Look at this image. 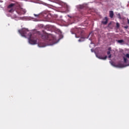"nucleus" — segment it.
I'll return each instance as SVG.
<instances>
[{
    "label": "nucleus",
    "mask_w": 129,
    "mask_h": 129,
    "mask_svg": "<svg viewBox=\"0 0 129 129\" xmlns=\"http://www.w3.org/2000/svg\"><path fill=\"white\" fill-rule=\"evenodd\" d=\"M19 34H21L22 37H25V38H28L29 43L31 45H36L38 44V38L37 37L32 35V33L29 31V30L25 28H23L21 30H18Z\"/></svg>",
    "instance_id": "1"
},
{
    "label": "nucleus",
    "mask_w": 129,
    "mask_h": 129,
    "mask_svg": "<svg viewBox=\"0 0 129 129\" xmlns=\"http://www.w3.org/2000/svg\"><path fill=\"white\" fill-rule=\"evenodd\" d=\"M41 38L44 41H46L49 44L53 45L55 43V37H53L51 34L48 33H44L41 35Z\"/></svg>",
    "instance_id": "2"
},
{
    "label": "nucleus",
    "mask_w": 129,
    "mask_h": 129,
    "mask_svg": "<svg viewBox=\"0 0 129 129\" xmlns=\"http://www.w3.org/2000/svg\"><path fill=\"white\" fill-rule=\"evenodd\" d=\"M75 33L72 32V34H75L76 38H81L79 39V42H82L81 39H85L86 37L84 36V31L81 28H76Z\"/></svg>",
    "instance_id": "3"
},
{
    "label": "nucleus",
    "mask_w": 129,
    "mask_h": 129,
    "mask_svg": "<svg viewBox=\"0 0 129 129\" xmlns=\"http://www.w3.org/2000/svg\"><path fill=\"white\" fill-rule=\"evenodd\" d=\"M108 22V18L107 17H105L103 21H102L101 23L103 25H107V23Z\"/></svg>",
    "instance_id": "4"
},
{
    "label": "nucleus",
    "mask_w": 129,
    "mask_h": 129,
    "mask_svg": "<svg viewBox=\"0 0 129 129\" xmlns=\"http://www.w3.org/2000/svg\"><path fill=\"white\" fill-rule=\"evenodd\" d=\"M18 14L19 15H23L24 14H26V10H24L23 9H20V12H18Z\"/></svg>",
    "instance_id": "5"
},
{
    "label": "nucleus",
    "mask_w": 129,
    "mask_h": 129,
    "mask_svg": "<svg viewBox=\"0 0 129 129\" xmlns=\"http://www.w3.org/2000/svg\"><path fill=\"white\" fill-rule=\"evenodd\" d=\"M114 15V14L113 13V11H109V17L110 18H111V19H112V18H113Z\"/></svg>",
    "instance_id": "6"
},
{
    "label": "nucleus",
    "mask_w": 129,
    "mask_h": 129,
    "mask_svg": "<svg viewBox=\"0 0 129 129\" xmlns=\"http://www.w3.org/2000/svg\"><path fill=\"white\" fill-rule=\"evenodd\" d=\"M98 58H99V59H102V60H106V59L107 58V56H105L104 57L98 56Z\"/></svg>",
    "instance_id": "7"
},
{
    "label": "nucleus",
    "mask_w": 129,
    "mask_h": 129,
    "mask_svg": "<svg viewBox=\"0 0 129 129\" xmlns=\"http://www.w3.org/2000/svg\"><path fill=\"white\" fill-rule=\"evenodd\" d=\"M116 67H118L119 68H122L123 67H124V65L123 64L118 63L117 64Z\"/></svg>",
    "instance_id": "8"
},
{
    "label": "nucleus",
    "mask_w": 129,
    "mask_h": 129,
    "mask_svg": "<svg viewBox=\"0 0 129 129\" xmlns=\"http://www.w3.org/2000/svg\"><path fill=\"white\" fill-rule=\"evenodd\" d=\"M14 6H15L14 4H11L9 5L8 6V9H12V8H13V7H14Z\"/></svg>",
    "instance_id": "9"
},
{
    "label": "nucleus",
    "mask_w": 129,
    "mask_h": 129,
    "mask_svg": "<svg viewBox=\"0 0 129 129\" xmlns=\"http://www.w3.org/2000/svg\"><path fill=\"white\" fill-rule=\"evenodd\" d=\"M118 43H119V44H121V43H123L124 42V40L121 39L117 41Z\"/></svg>",
    "instance_id": "10"
},
{
    "label": "nucleus",
    "mask_w": 129,
    "mask_h": 129,
    "mask_svg": "<svg viewBox=\"0 0 129 129\" xmlns=\"http://www.w3.org/2000/svg\"><path fill=\"white\" fill-rule=\"evenodd\" d=\"M116 27L117 29H118L119 28V26H120L119 23H118V22H117L116 23Z\"/></svg>",
    "instance_id": "11"
},
{
    "label": "nucleus",
    "mask_w": 129,
    "mask_h": 129,
    "mask_svg": "<svg viewBox=\"0 0 129 129\" xmlns=\"http://www.w3.org/2000/svg\"><path fill=\"white\" fill-rule=\"evenodd\" d=\"M123 59L124 60V63H126L127 61V59L124 57H123Z\"/></svg>",
    "instance_id": "12"
},
{
    "label": "nucleus",
    "mask_w": 129,
    "mask_h": 129,
    "mask_svg": "<svg viewBox=\"0 0 129 129\" xmlns=\"http://www.w3.org/2000/svg\"><path fill=\"white\" fill-rule=\"evenodd\" d=\"M9 13H14V9H11L9 11Z\"/></svg>",
    "instance_id": "13"
},
{
    "label": "nucleus",
    "mask_w": 129,
    "mask_h": 129,
    "mask_svg": "<svg viewBox=\"0 0 129 129\" xmlns=\"http://www.w3.org/2000/svg\"><path fill=\"white\" fill-rule=\"evenodd\" d=\"M117 17H118V18H119V19H121V17H120V14H118L117 15Z\"/></svg>",
    "instance_id": "14"
},
{
    "label": "nucleus",
    "mask_w": 129,
    "mask_h": 129,
    "mask_svg": "<svg viewBox=\"0 0 129 129\" xmlns=\"http://www.w3.org/2000/svg\"><path fill=\"white\" fill-rule=\"evenodd\" d=\"M125 57H126V58H129V54L128 53L126 54Z\"/></svg>",
    "instance_id": "15"
},
{
    "label": "nucleus",
    "mask_w": 129,
    "mask_h": 129,
    "mask_svg": "<svg viewBox=\"0 0 129 129\" xmlns=\"http://www.w3.org/2000/svg\"><path fill=\"white\" fill-rule=\"evenodd\" d=\"M107 55H111V54H110V51H107Z\"/></svg>",
    "instance_id": "16"
},
{
    "label": "nucleus",
    "mask_w": 129,
    "mask_h": 129,
    "mask_svg": "<svg viewBox=\"0 0 129 129\" xmlns=\"http://www.w3.org/2000/svg\"><path fill=\"white\" fill-rule=\"evenodd\" d=\"M34 16L35 17H39V14H34Z\"/></svg>",
    "instance_id": "17"
},
{
    "label": "nucleus",
    "mask_w": 129,
    "mask_h": 129,
    "mask_svg": "<svg viewBox=\"0 0 129 129\" xmlns=\"http://www.w3.org/2000/svg\"><path fill=\"white\" fill-rule=\"evenodd\" d=\"M38 46H39V47H44L43 45H41V44L40 43H38Z\"/></svg>",
    "instance_id": "18"
},
{
    "label": "nucleus",
    "mask_w": 129,
    "mask_h": 129,
    "mask_svg": "<svg viewBox=\"0 0 129 129\" xmlns=\"http://www.w3.org/2000/svg\"><path fill=\"white\" fill-rule=\"evenodd\" d=\"M124 29H128V26H124Z\"/></svg>",
    "instance_id": "19"
},
{
    "label": "nucleus",
    "mask_w": 129,
    "mask_h": 129,
    "mask_svg": "<svg viewBox=\"0 0 129 129\" xmlns=\"http://www.w3.org/2000/svg\"><path fill=\"white\" fill-rule=\"evenodd\" d=\"M83 6H80V9H83Z\"/></svg>",
    "instance_id": "20"
},
{
    "label": "nucleus",
    "mask_w": 129,
    "mask_h": 129,
    "mask_svg": "<svg viewBox=\"0 0 129 129\" xmlns=\"http://www.w3.org/2000/svg\"><path fill=\"white\" fill-rule=\"evenodd\" d=\"M108 58H111V54H109Z\"/></svg>",
    "instance_id": "21"
},
{
    "label": "nucleus",
    "mask_w": 129,
    "mask_h": 129,
    "mask_svg": "<svg viewBox=\"0 0 129 129\" xmlns=\"http://www.w3.org/2000/svg\"><path fill=\"white\" fill-rule=\"evenodd\" d=\"M127 23H128V25H129V19H127Z\"/></svg>",
    "instance_id": "22"
},
{
    "label": "nucleus",
    "mask_w": 129,
    "mask_h": 129,
    "mask_svg": "<svg viewBox=\"0 0 129 129\" xmlns=\"http://www.w3.org/2000/svg\"><path fill=\"white\" fill-rule=\"evenodd\" d=\"M108 50H110V48H109Z\"/></svg>",
    "instance_id": "23"
}]
</instances>
